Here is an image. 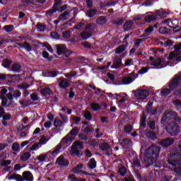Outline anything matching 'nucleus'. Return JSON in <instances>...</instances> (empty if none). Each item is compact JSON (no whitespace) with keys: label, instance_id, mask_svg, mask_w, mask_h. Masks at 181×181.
Listing matches in <instances>:
<instances>
[{"label":"nucleus","instance_id":"e2e57ef3","mask_svg":"<svg viewBox=\"0 0 181 181\" xmlns=\"http://www.w3.org/2000/svg\"><path fill=\"white\" fill-rule=\"evenodd\" d=\"M86 132H94V128L93 126H88L86 129Z\"/></svg>","mask_w":181,"mask_h":181},{"label":"nucleus","instance_id":"a878e982","mask_svg":"<svg viewBox=\"0 0 181 181\" xmlns=\"http://www.w3.org/2000/svg\"><path fill=\"white\" fill-rule=\"evenodd\" d=\"M70 18V13L65 11L59 16V21L64 22V21H67Z\"/></svg>","mask_w":181,"mask_h":181},{"label":"nucleus","instance_id":"39448f33","mask_svg":"<svg viewBox=\"0 0 181 181\" xmlns=\"http://www.w3.org/2000/svg\"><path fill=\"white\" fill-rule=\"evenodd\" d=\"M165 16L166 12L162 10H157L154 14H147L144 18V21L149 23V22H153V21H156L159 18H165Z\"/></svg>","mask_w":181,"mask_h":181},{"label":"nucleus","instance_id":"0e129e2a","mask_svg":"<svg viewBox=\"0 0 181 181\" xmlns=\"http://www.w3.org/2000/svg\"><path fill=\"white\" fill-rule=\"evenodd\" d=\"M84 117L86 119H91V113L90 112H86L84 113Z\"/></svg>","mask_w":181,"mask_h":181},{"label":"nucleus","instance_id":"f257e3e1","mask_svg":"<svg viewBox=\"0 0 181 181\" xmlns=\"http://www.w3.org/2000/svg\"><path fill=\"white\" fill-rule=\"evenodd\" d=\"M181 45H177L175 47V51L170 53L168 57L165 59L161 60L160 59H155L151 62V66L158 67L160 66L159 69H163L166 66H170L173 67L175 64H177L181 59L179 58V54H180Z\"/></svg>","mask_w":181,"mask_h":181},{"label":"nucleus","instance_id":"2eb2a0df","mask_svg":"<svg viewBox=\"0 0 181 181\" xmlns=\"http://www.w3.org/2000/svg\"><path fill=\"white\" fill-rule=\"evenodd\" d=\"M56 164L59 166H69V160L64 158V156H60L57 158Z\"/></svg>","mask_w":181,"mask_h":181},{"label":"nucleus","instance_id":"6ab92c4d","mask_svg":"<svg viewBox=\"0 0 181 181\" xmlns=\"http://www.w3.org/2000/svg\"><path fill=\"white\" fill-rule=\"evenodd\" d=\"M37 159V160H40V162H46V160H52V159L50 158V156H49L48 152L38 156Z\"/></svg>","mask_w":181,"mask_h":181},{"label":"nucleus","instance_id":"79ce46f5","mask_svg":"<svg viewBox=\"0 0 181 181\" xmlns=\"http://www.w3.org/2000/svg\"><path fill=\"white\" fill-rule=\"evenodd\" d=\"M12 161L11 160H0V165L1 166H8V165H11Z\"/></svg>","mask_w":181,"mask_h":181},{"label":"nucleus","instance_id":"f704fd0d","mask_svg":"<svg viewBox=\"0 0 181 181\" xmlns=\"http://www.w3.org/2000/svg\"><path fill=\"white\" fill-rule=\"evenodd\" d=\"M54 125L56 128H61V127H63V122L59 119H56L54 122Z\"/></svg>","mask_w":181,"mask_h":181},{"label":"nucleus","instance_id":"4be33fe9","mask_svg":"<svg viewBox=\"0 0 181 181\" xmlns=\"http://www.w3.org/2000/svg\"><path fill=\"white\" fill-rule=\"evenodd\" d=\"M30 156L31 155L30 152H24L20 156V160L22 162H26V160H28Z\"/></svg>","mask_w":181,"mask_h":181},{"label":"nucleus","instance_id":"774afa93","mask_svg":"<svg viewBox=\"0 0 181 181\" xmlns=\"http://www.w3.org/2000/svg\"><path fill=\"white\" fill-rule=\"evenodd\" d=\"M56 76H57V72L56 71H50L48 74V77H56Z\"/></svg>","mask_w":181,"mask_h":181},{"label":"nucleus","instance_id":"a211bd4d","mask_svg":"<svg viewBox=\"0 0 181 181\" xmlns=\"http://www.w3.org/2000/svg\"><path fill=\"white\" fill-rule=\"evenodd\" d=\"M174 140L172 138L170 139H166L164 140H162L160 143L159 145H161V146H164L165 148H168V146H170L172 144H173Z\"/></svg>","mask_w":181,"mask_h":181},{"label":"nucleus","instance_id":"6e6552de","mask_svg":"<svg viewBox=\"0 0 181 181\" xmlns=\"http://www.w3.org/2000/svg\"><path fill=\"white\" fill-rule=\"evenodd\" d=\"M166 131L170 135H171L172 136H175V135H177L179 132H180V128L177 124L172 122L168 124L166 127Z\"/></svg>","mask_w":181,"mask_h":181},{"label":"nucleus","instance_id":"9b49d317","mask_svg":"<svg viewBox=\"0 0 181 181\" xmlns=\"http://www.w3.org/2000/svg\"><path fill=\"white\" fill-rule=\"evenodd\" d=\"M66 143H62V141L60 144H59L57 146H56L52 150H50L48 151V155L49 156L50 159H53V158H56L59 153H60V151L62 149V145H64Z\"/></svg>","mask_w":181,"mask_h":181},{"label":"nucleus","instance_id":"7ed1b4c3","mask_svg":"<svg viewBox=\"0 0 181 181\" xmlns=\"http://www.w3.org/2000/svg\"><path fill=\"white\" fill-rule=\"evenodd\" d=\"M160 152V148L159 146L153 145L146 150L144 153L146 158L145 162L152 165L154 162H156V159L159 156V153Z\"/></svg>","mask_w":181,"mask_h":181},{"label":"nucleus","instance_id":"49530a36","mask_svg":"<svg viewBox=\"0 0 181 181\" xmlns=\"http://www.w3.org/2000/svg\"><path fill=\"white\" fill-rule=\"evenodd\" d=\"M159 33H161V35H166V33H169V30H168L166 27H161L159 29Z\"/></svg>","mask_w":181,"mask_h":181},{"label":"nucleus","instance_id":"c9c22d12","mask_svg":"<svg viewBox=\"0 0 181 181\" xmlns=\"http://www.w3.org/2000/svg\"><path fill=\"white\" fill-rule=\"evenodd\" d=\"M90 107L93 111H98V110H100V108H101V106H100V105L98 103H91L90 104Z\"/></svg>","mask_w":181,"mask_h":181},{"label":"nucleus","instance_id":"9d476101","mask_svg":"<svg viewBox=\"0 0 181 181\" xmlns=\"http://www.w3.org/2000/svg\"><path fill=\"white\" fill-rule=\"evenodd\" d=\"M59 5H60V0H55L54 9L47 13V16H52V13H54L56 11H58V12H63V11H66V9H67V6L64 5L59 8Z\"/></svg>","mask_w":181,"mask_h":181},{"label":"nucleus","instance_id":"f03ea898","mask_svg":"<svg viewBox=\"0 0 181 181\" xmlns=\"http://www.w3.org/2000/svg\"><path fill=\"white\" fill-rule=\"evenodd\" d=\"M169 165L171 166H177L174 168L175 173L181 175V141L179 143V148L175 153L171 155L168 159Z\"/></svg>","mask_w":181,"mask_h":181},{"label":"nucleus","instance_id":"6e6d98bb","mask_svg":"<svg viewBox=\"0 0 181 181\" xmlns=\"http://www.w3.org/2000/svg\"><path fill=\"white\" fill-rule=\"evenodd\" d=\"M4 30H6V32H12L13 30V25H10L4 26Z\"/></svg>","mask_w":181,"mask_h":181},{"label":"nucleus","instance_id":"c756f323","mask_svg":"<svg viewBox=\"0 0 181 181\" xmlns=\"http://www.w3.org/2000/svg\"><path fill=\"white\" fill-rule=\"evenodd\" d=\"M88 166L90 169H95L97 167V162H95V160L94 158H91L88 163Z\"/></svg>","mask_w":181,"mask_h":181},{"label":"nucleus","instance_id":"3c124183","mask_svg":"<svg viewBox=\"0 0 181 181\" xmlns=\"http://www.w3.org/2000/svg\"><path fill=\"white\" fill-rule=\"evenodd\" d=\"M148 70H149V67L145 66V67L141 68L139 71V74H145V73H148Z\"/></svg>","mask_w":181,"mask_h":181},{"label":"nucleus","instance_id":"ddd939ff","mask_svg":"<svg viewBox=\"0 0 181 181\" xmlns=\"http://www.w3.org/2000/svg\"><path fill=\"white\" fill-rule=\"evenodd\" d=\"M163 25H167L169 28H171L172 29H176L179 25V21L177 19L171 20L170 18L164 20L161 22Z\"/></svg>","mask_w":181,"mask_h":181},{"label":"nucleus","instance_id":"5fc2aeb1","mask_svg":"<svg viewBox=\"0 0 181 181\" xmlns=\"http://www.w3.org/2000/svg\"><path fill=\"white\" fill-rule=\"evenodd\" d=\"M75 76H77V72H70L69 74H65V77H67L68 78H71L75 77Z\"/></svg>","mask_w":181,"mask_h":181},{"label":"nucleus","instance_id":"c03bdc74","mask_svg":"<svg viewBox=\"0 0 181 181\" xmlns=\"http://www.w3.org/2000/svg\"><path fill=\"white\" fill-rule=\"evenodd\" d=\"M125 50V45H120L119 47L117 48L115 53L119 54L122 53Z\"/></svg>","mask_w":181,"mask_h":181},{"label":"nucleus","instance_id":"b1692460","mask_svg":"<svg viewBox=\"0 0 181 181\" xmlns=\"http://www.w3.org/2000/svg\"><path fill=\"white\" fill-rule=\"evenodd\" d=\"M146 111L148 114H150V115H155V114H156L157 109L156 108L153 109L152 103H150L146 108Z\"/></svg>","mask_w":181,"mask_h":181},{"label":"nucleus","instance_id":"1a4fd4ad","mask_svg":"<svg viewBox=\"0 0 181 181\" xmlns=\"http://www.w3.org/2000/svg\"><path fill=\"white\" fill-rule=\"evenodd\" d=\"M148 95H149V92H148V90L141 89L136 90L134 94L135 99L138 103H141L142 100H145Z\"/></svg>","mask_w":181,"mask_h":181},{"label":"nucleus","instance_id":"20e7f679","mask_svg":"<svg viewBox=\"0 0 181 181\" xmlns=\"http://www.w3.org/2000/svg\"><path fill=\"white\" fill-rule=\"evenodd\" d=\"M170 89L165 88L161 91L162 97H166L172 91L176 88H180L181 87V75L175 76L168 86Z\"/></svg>","mask_w":181,"mask_h":181},{"label":"nucleus","instance_id":"052dcab7","mask_svg":"<svg viewBox=\"0 0 181 181\" xmlns=\"http://www.w3.org/2000/svg\"><path fill=\"white\" fill-rule=\"evenodd\" d=\"M30 97L33 101H37V100H39V97H37V94L36 93L31 94Z\"/></svg>","mask_w":181,"mask_h":181},{"label":"nucleus","instance_id":"7c9ffc66","mask_svg":"<svg viewBox=\"0 0 181 181\" xmlns=\"http://www.w3.org/2000/svg\"><path fill=\"white\" fill-rule=\"evenodd\" d=\"M40 93L43 94L44 95H47L49 94H52V90L49 88H43L40 90Z\"/></svg>","mask_w":181,"mask_h":181},{"label":"nucleus","instance_id":"864d4df0","mask_svg":"<svg viewBox=\"0 0 181 181\" xmlns=\"http://www.w3.org/2000/svg\"><path fill=\"white\" fill-rule=\"evenodd\" d=\"M39 145H40L39 143H35V144L30 148V151H37V149H39Z\"/></svg>","mask_w":181,"mask_h":181},{"label":"nucleus","instance_id":"69168bd1","mask_svg":"<svg viewBox=\"0 0 181 181\" xmlns=\"http://www.w3.org/2000/svg\"><path fill=\"white\" fill-rule=\"evenodd\" d=\"M18 88H24V89L29 88V85H28V83H22L21 85H19Z\"/></svg>","mask_w":181,"mask_h":181},{"label":"nucleus","instance_id":"4d7b16f0","mask_svg":"<svg viewBox=\"0 0 181 181\" xmlns=\"http://www.w3.org/2000/svg\"><path fill=\"white\" fill-rule=\"evenodd\" d=\"M101 148L103 149V151H107V149H110V145H108L107 143H104L102 145Z\"/></svg>","mask_w":181,"mask_h":181},{"label":"nucleus","instance_id":"412c9836","mask_svg":"<svg viewBox=\"0 0 181 181\" xmlns=\"http://www.w3.org/2000/svg\"><path fill=\"white\" fill-rule=\"evenodd\" d=\"M124 30H132V29H135L134 21H127L124 25Z\"/></svg>","mask_w":181,"mask_h":181},{"label":"nucleus","instance_id":"58836bf2","mask_svg":"<svg viewBox=\"0 0 181 181\" xmlns=\"http://www.w3.org/2000/svg\"><path fill=\"white\" fill-rule=\"evenodd\" d=\"M81 168H83V164L78 165L73 169L74 173H80V172H81Z\"/></svg>","mask_w":181,"mask_h":181},{"label":"nucleus","instance_id":"473e14b6","mask_svg":"<svg viewBox=\"0 0 181 181\" xmlns=\"http://www.w3.org/2000/svg\"><path fill=\"white\" fill-rule=\"evenodd\" d=\"M69 81L67 79L62 80L61 82H59V86L62 87V88H66V87H69Z\"/></svg>","mask_w":181,"mask_h":181},{"label":"nucleus","instance_id":"f8f14e48","mask_svg":"<svg viewBox=\"0 0 181 181\" xmlns=\"http://www.w3.org/2000/svg\"><path fill=\"white\" fill-rule=\"evenodd\" d=\"M135 76L134 74H129V75L122 78V82L117 83L118 86L131 84L135 80Z\"/></svg>","mask_w":181,"mask_h":181},{"label":"nucleus","instance_id":"e433bc0d","mask_svg":"<svg viewBox=\"0 0 181 181\" xmlns=\"http://www.w3.org/2000/svg\"><path fill=\"white\" fill-rule=\"evenodd\" d=\"M37 30H38V32H45L46 30V25L43 24H37Z\"/></svg>","mask_w":181,"mask_h":181},{"label":"nucleus","instance_id":"a18cd8bd","mask_svg":"<svg viewBox=\"0 0 181 181\" xmlns=\"http://www.w3.org/2000/svg\"><path fill=\"white\" fill-rule=\"evenodd\" d=\"M125 173H127V169L125 167H121L119 168L118 174L120 175V176H125Z\"/></svg>","mask_w":181,"mask_h":181},{"label":"nucleus","instance_id":"393cba45","mask_svg":"<svg viewBox=\"0 0 181 181\" xmlns=\"http://www.w3.org/2000/svg\"><path fill=\"white\" fill-rule=\"evenodd\" d=\"M152 32H153V27L149 26L145 30V33L143 34V36H145L146 39H148Z\"/></svg>","mask_w":181,"mask_h":181},{"label":"nucleus","instance_id":"338daca9","mask_svg":"<svg viewBox=\"0 0 181 181\" xmlns=\"http://www.w3.org/2000/svg\"><path fill=\"white\" fill-rule=\"evenodd\" d=\"M173 104L175 107H181V100L173 101Z\"/></svg>","mask_w":181,"mask_h":181},{"label":"nucleus","instance_id":"72a5a7b5","mask_svg":"<svg viewBox=\"0 0 181 181\" xmlns=\"http://www.w3.org/2000/svg\"><path fill=\"white\" fill-rule=\"evenodd\" d=\"M146 136L148 138H149L150 139H152V141H155V139H156V138H157L156 134H155V132H148L146 134Z\"/></svg>","mask_w":181,"mask_h":181},{"label":"nucleus","instance_id":"bf43d9fd","mask_svg":"<svg viewBox=\"0 0 181 181\" xmlns=\"http://www.w3.org/2000/svg\"><path fill=\"white\" fill-rule=\"evenodd\" d=\"M62 36L64 39H69V37H70V31L64 32Z\"/></svg>","mask_w":181,"mask_h":181},{"label":"nucleus","instance_id":"cd10ccee","mask_svg":"<svg viewBox=\"0 0 181 181\" xmlns=\"http://www.w3.org/2000/svg\"><path fill=\"white\" fill-rule=\"evenodd\" d=\"M22 68V66H21V64L19 63H16L13 64L12 66V71H16V73H19L21 71V69Z\"/></svg>","mask_w":181,"mask_h":181},{"label":"nucleus","instance_id":"ea45409f","mask_svg":"<svg viewBox=\"0 0 181 181\" xmlns=\"http://www.w3.org/2000/svg\"><path fill=\"white\" fill-rule=\"evenodd\" d=\"M132 64H134V61H132V59H126L124 61V67H129V66H132Z\"/></svg>","mask_w":181,"mask_h":181},{"label":"nucleus","instance_id":"603ef678","mask_svg":"<svg viewBox=\"0 0 181 181\" xmlns=\"http://www.w3.org/2000/svg\"><path fill=\"white\" fill-rule=\"evenodd\" d=\"M44 47H45L47 50H48V52H49L50 53H53V49H52V46H50L49 43L47 42L44 43Z\"/></svg>","mask_w":181,"mask_h":181},{"label":"nucleus","instance_id":"aec40b11","mask_svg":"<svg viewBox=\"0 0 181 181\" xmlns=\"http://www.w3.org/2000/svg\"><path fill=\"white\" fill-rule=\"evenodd\" d=\"M57 49V53L59 54V56L62 55V53H64L66 52V45H56Z\"/></svg>","mask_w":181,"mask_h":181},{"label":"nucleus","instance_id":"5701e85b","mask_svg":"<svg viewBox=\"0 0 181 181\" xmlns=\"http://www.w3.org/2000/svg\"><path fill=\"white\" fill-rule=\"evenodd\" d=\"M121 64H122V59L121 58H116L111 66V69H118V66H121Z\"/></svg>","mask_w":181,"mask_h":181},{"label":"nucleus","instance_id":"dca6fc26","mask_svg":"<svg viewBox=\"0 0 181 181\" xmlns=\"http://www.w3.org/2000/svg\"><path fill=\"white\" fill-rule=\"evenodd\" d=\"M85 29L86 32H84L81 35V37L83 40H86V39H89V37H91V33L90 32L91 30V24L88 25Z\"/></svg>","mask_w":181,"mask_h":181},{"label":"nucleus","instance_id":"09e8293b","mask_svg":"<svg viewBox=\"0 0 181 181\" xmlns=\"http://www.w3.org/2000/svg\"><path fill=\"white\" fill-rule=\"evenodd\" d=\"M11 63H12V62H11V60H9V59H6V60H4V62H3V66H4V67H5L6 69H8V68L11 66Z\"/></svg>","mask_w":181,"mask_h":181},{"label":"nucleus","instance_id":"c85d7f7f","mask_svg":"<svg viewBox=\"0 0 181 181\" xmlns=\"http://www.w3.org/2000/svg\"><path fill=\"white\" fill-rule=\"evenodd\" d=\"M50 140V137L49 136H42L41 139H40L39 144L40 145H45L49 142Z\"/></svg>","mask_w":181,"mask_h":181},{"label":"nucleus","instance_id":"13d9d810","mask_svg":"<svg viewBox=\"0 0 181 181\" xmlns=\"http://www.w3.org/2000/svg\"><path fill=\"white\" fill-rule=\"evenodd\" d=\"M125 132H127V134H129L131 131H132V126L131 125H127L124 128Z\"/></svg>","mask_w":181,"mask_h":181},{"label":"nucleus","instance_id":"4468645a","mask_svg":"<svg viewBox=\"0 0 181 181\" xmlns=\"http://www.w3.org/2000/svg\"><path fill=\"white\" fill-rule=\"evenodd\" d=\"M33 174L30 171H25L21 175V181H33Z\"/></svg>","mask_w":181,"mask_h":181},{"label":"nucleus","instance_id":"423d86ee","mask_svg":"<svg viewBox=\"0 0 181 181\" xmlns=\"http://www.w3.org/2000/svg\"><path fill=\"white\" fill-rule=\"evenodd\" d=\"M78 134V130L77 128H74L71 129L69 134H67L66 137L62 139V144H66V145H70L73 141L76 139V136Z\"/></svg>","mask_w":181,"mask_h":181},{"label":"nucleus","instance_id":"0eeeda50","mask_svg":"<svg viewBox=\"0 0 181 181\" xmlns=\"http://www.w3.org/2000/svg\"><path fill=\"white\" fill-rule=\"evenodd\" d=\"M83 144L78 141H76L71 146L69 153L72 156H78V155H80V151L83 149Z\"/></svg>","mask_w":181,"mask_h":181},{"label":"nucleus","instance_id":"37998d69","mask_svg":"<svg viewBox=\"0 0 181 181\" xmlns=\"http://www.w3.org/2000/svg\"><path fill=\"white\" fill-rule=\"evenodd\" d=\"M21 47H23L24 49H25V50H27V52H30L32 50L30 45H29V43L28 42H24V44L22 45Z\"/></svg>","mask_w":181,"mask_h":181},{"label":"nucleus","instance_id":"680f3d73","mask_svg":"<svg viewBox=\"0 0 181 181\" xmlns=\"http://www.w3.org/2000/svg\"><path fill=\"white\" fill-rule=\"evenodd\" d=\"M68 179L71 181H78V179L74 175H70Z\"/></svg>","mask_w":181,"mask_h":181},{"label":"nucleus","instance_id":"bb28decb","mask_svg":"<svg viewBox=\"0 0 181 181\" xmlns=\"http://www.w3.org/2000/svg\"><path fill=\"white\" fill-rule=\"evenodd\" d=\"M8 77V78H13V80H16L18 78V76L16 75H6V74H0V80H5Z\"/></svg>","mask_w":181,"mask_h":181},{"label":"nucleus","instance_id":"4c0bfd02","mask_svg":"<svg viewBox=\"0 0 181 181\" xmlns=\"http://www.w3.org/2000/svg\"><path fill=\"white\" fill-rule=\"evenodd\" d=\"M106 23H107V19L105 17H100L97 20L98 25H104Z\"/></svg>","mask_w":181,"mask_h":181},{"label":"nucleus","instance_id":"de8ad7c7","mask_svg":"<svg viewBox=\"0 0 181 181\" xmlns=\"http://www.w3.org/2000/svg\"><path fill=\"white\" fill-rule=\"evenodd\" d=\"M95 13H97V11L95 10H89L88 11V12L86 13V15L89 17V18H93V16H95Z\"/></svg>","mask_w":181,"mask_h":181},{"label":"nucleus","instance_id":"8fccbe9b","mask_svg":"<svg viewBox=\"0 0 181 181\" xmlns=\"http://www.w3.org/2000/svg\"><path fill=\"white\" fill-rule=\"evenodd\" d=\"M50 36L52 39H55V40L60 39V35L57 33H51Z\"/></svg>","mask_w":181,"mask_h":181},{"label":"nucleus","instance_id":"a19ab883","mask_svg":"<svg viewBox=\"0 0 181 181\" xmlns=\"http://www.w3.org/2000/svg\"><path fill=\"white\" fill-rule=\"evenodd\" d=\"M19 148H21V145L18 143H13L12 146V149L14 152H19Z\"/></svg>","mask_w":181,"mask_h":181},{"label":"nucleus","instance_id":"f3484780","mask_svg":"<svg viewBox=\"0 0 181 181\" xmlns=\"http://www.w3.org/2000/svg\"><path fill=\"white\" fill-rule=\"evenodd\" d=\"M6 179H8V180L22 181V175L18 174H8Z\"/></svg>","mask_w":181,"mask_h":181},{"label":"nucleus","instance_id":"2f4dec72","mask_svg":"<svg viewBox=\"0 0 181 181\" xmlns=\"http://www.w3.org/2000/svg\"><path fill=\"white\" fill-rule=\"evenodd\" d=\"M170 118H173V112L170 110L166 111L163 119H170Z\"/></svg>","mask_w":181,"mask_h":181}]
</instances>
